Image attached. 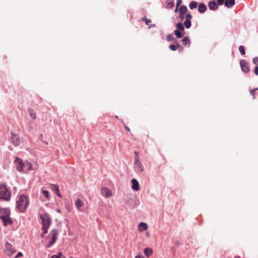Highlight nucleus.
I'll return each instance as SVG.
<instances>
[{
    "label": "nucleus",
    "instance_id": "obj_42",
    "mask_svg": "<svg viewBox=\"0 0 258 258\" xmlns=\"http://www.w3.org/2000/svg\"><path fill=\"white\" fill-rule=\"evenodd\" d=\"M134 153L136 155V157H139V153L138 151H135Z\"/></svg>",
    "mask_w": 258,
    "mask_h": 258
},
{
    "label": "nucleus",
    "instance_id": "obj_18",
    "mask_svg": "<svg viewBox=\"0 0 258 258\" xmlns=\"http://www.w3.org/2000/svg\"><path fill=\"white\" fill-rule=\"evenodd\" d=\"M235 4V0H226L225 5L228 7L230 8L233 6Z\"/></svg>",
    "mask_w": 258,
    "mask_h": 258
},
{
    "label": "nucleus",
    "instance_id": "obj_15",
    "mask_svg": "<svg viewBox=\"0 0 258 258\" xmlns=\"http://www.w3.org/2000/svg\"><path fill=\"white\" fill-rule=\"evenodd\" d=\"M207 10V7L204 4H200L198 7V11L200 13H204Z\"/></svg>",
    "mask_w": 258,
    "mask_h": 258
},
{
    "label": "nucleus",
    "instance_id": "obj_29",
    "mask_svg": "<svg viewBox=\"0 0 258 258\" xmlns=\"http://www.w3.org/2000/svg\"><path fill=\"white\" fill-rule=\"evenodd\" d=\"M174 40V37L172 34H168L167 36V40L168 41H171Z\"/></svg>",
    "mask_w": 258,
    "mask_h": 258
},
{
    "label": "nucleus",
    "instance_id": "obj_26",
    "mask_svg": "<svg viewBox=\"0 0 258 258\" xmlns=\"http://www.w3.org/2000/svg\"><path fill=\"white\" fill-rule=\"evenodd\" d=\"M239 50L242 55H244L245 53L244 47L243 45H240L239 47Z\"/></svg>",
    "mask_w": 258,
    "mask_h": 258
},
{
    "label": "nucleus",
    "instance_id": "obj_39",
    "mask_svg": "<svg viewBox=\"0 0 258 258\" xmlns=\"http://www.w3.org/2000/svg\"><path fill=\"white\" fill-rule=\"evenodd\" d=\"M254 91H255V90H251L250 91V94H251V95H252L253 96V98H254Z\"/></svg>",
    "mask_w": 258,
    "mask_h": 258
},
{
    "label": "nucleus",
    "instance_id": "obj_11",
    "mask_svg": "<svg viewBox=\"0 0 258 258\" xmlns=\"http://www.w3.org/2000/svg\"><path fill=\"white\" fill-rule=\"evenodd\" d=\"M135 162L136 167L138 168L140 172H142L144 170V167L141 162L139 160V157H136L135 158Z\"/></svg>",
    "mask_w": 258,
    "mask_h": 258
},
{
    "label": "nucleus",
    "instance_id": "obj_49",
    "mask_svg": "<svg viewBox=\"0 0 258 258\" xmlns=\"http://www.w3.org/2000/svg\"><path fill=\"white\" fill-rule=\"evenodd\" d=\"M57 212L58 213H60V210L57 209Z\"/></svg>",
    "mask_w": 258,
    "mask_h": 258
},
{
    "label": "nucleus",
    "instance_id": "obj_44",
    "mask_svg": "<svg viewBox=\"0 0 258 258\" xmlns=\"http://www.w3.org/2000/svg\"><path fill=\"white\" fill-rule=\"evenodd\" d=\"M44 235H45V234H43V232H42V234H41V237H43Z\"/></svg>",
    "mask_w": 258,
    "mask_h": 258
},
{
    "label": "nucleus",
    "instance_id": "obj_41",
    "mask_svg": "<svg viewBox=\"0 0 258 258\" xmlns=\"http://www.w3.org/2000/svg\"><path fill=\"white\" fill-rule=\"evenodd\" d=\"M23 255L22 253L21 252H19L17 253V257L22 256Z\"/></svg>",
    "mask_w": 258,
    "mask_h": 258
},
{
    "label": "nucleus",
    "instance_id": "obj_3",
    "mask_svg": "<svg viewBox=\"0 0 258 258\" xmlns=\"http://www.w3.org/2000/svg\"><path fill=\"white\" fill-rule=\"evenodd\" d=\"M29 205L28 199L27 196L22 195L17 201V210L20 212H24Z\"/></svg>",
    "mask_w": 258,
    "mask_h": 258
},
{
    "label": "nucleus",
    "instance_id": "obj_21",
    "mask_svg": "<svg viewBox=\"0 0 258 258\" xmlns=\"http://www.w3.org/2000/svg\"><path fill=\"white\" fill-rule=\"evenodd\" d=\"M166 7L167 8H172L174 5V1L173 0H167L166 1Z\"/></svg>",
    "mask_w": 258,
    "mask_h": 258
},
{
    "label": "nucleus",
    "instance_id": "obj_25",
    "mask_svg": "<svg viewBox=\"0 0 258 258\" xmlns=\"http://www.w3.org/2000/svg\"><path fill=\"white\" fill-rule=\"evenodd\" d=\"M182 42L184 45H189L190 44V40L186 37L182 39Z\"/></svg>",
    "mask_w": 258,
    "mask_h": 258
},
{
    "label": "nucleus",
    "instance_id": "obj_5",
    "mask_svg": "<svg viewBox=\"0 0 258 258\" xmlns=\"http://www.w3.org/2000/svg\"><path fill=\"white\" fill-rule=\"evenodd\" d=\"M175 27L177 29L174 31V34L177 38H180L185 34L184 25L179 22L176 24Z\"/></svg>",
    "mask_w": 258,
    "mask_h": 258
},
{
    "label": "nucleus",
    "instance_id": "obj_50",
    "mask_svg": "<svg viewBox=\"0 0 258 258\" xmlns=\"http://www.w3.org/2000/svg\"><path fill=\"white\" fill-rule=\"evenodd\" d=\"M63 258H66V257L64 256H63Z\"/></svg>",
    "mask_w": 258,
    "mask_h": 258
},
{
    "label": "nucleus",
    "instance_id": "obj_9",
    "mask_svg": "<svg viewBox=\"0 0 258 258\" xmlns=\"http://www.w3.org/2000/svg\"><path fill=\"white\" fill-rule=\"evenodd\" d=\"M240 64L241 70L245 73H248L250 71V68L248 63L244 59H242L240 61Z\"/></svg>",
    "mask_w": 258,
    "mask_h": 258
},
{
    "label": "nucleus",
    "instance_id": "obj_6",
    "mask_svg": "<svg viewBox=\"0 0 258 258\" xmlns=\"http://www.w3.org/2000/svg\"><path fill=\"white\" fill-rule=\"evenodd\" d=\"M58 234V231L57 230L53 229L51 230L49 235V236H50L51 239L47 245L46 246V247H50L55 242Z\"/></svg>",
    "mask_w": 258,
    "mask_h": 258
},
{
    "label": "nucleus",
    "instance_id": "obj_8",
    "mask_svg": "<svg viewBox=\"0 0 258 258\" xmlns=\"http://www.w3.org/2000/svg\"><path fill=\"white\" fill-rule=\"evenodd\" d=\"M5 251L8 255L11 256L15 252L16 250L15 247L12 244L7 242L6 243Z\"/></svg>",
    "mask_w": 258,
    "mask_h": 258
},
{
    "label": "nucleus",
    "instance_id": "obj_30",
    "mask_svg": "<svg viewBox=\"0 0 258 258\" xmlns=\"http://www.w3.org/2000/svg\"><path fill=\"white\" fill-rule=\"evenodd\" d=\"M49 227L42 226V230H43V234H46L48 232Z\"/></svg>",
    "mask_w": 258,
    "mask_h": 258
},
{
    "label": "nucleus",
    "instance_id": "obj_14",
    "mask_svg": "<svg viewBox=\"0 0 258 258\" xmlns=\"http://www.w3.org/2000/svg\"><path fill=\"white\" fill-rule=\"evenodd\" d=\"M75 205L78 210L81 211V208L83 207L84 205V202L80 199H77L75 202Z\"/></svg>",
    "mask_w": 258,
    "mask_h": 258
},
{
    "label": "nucleus",
    "instance_id": "obj_12",
    "mask_svg": "<svg viewBox=\"0 0 258 258\" xmlns=\"http://www.w3.org/2000/svg\"><path fill=\"white\" fill-rule=\"evenodd\" d=\"M132 188L136 191H138L140 188L138 181L136 179L134 178L132 179Z\"/></svg>",
    "mask_w": 258,
    "mask_h": 258
},
{
    "label": "nucleus",
    "instance_id": "obj_35",
    "mask_svg": "<svg viewBox=\"0 0 258 258\" xmlns=\"http://www.w3.org/2000/svg\"><path fill=\"white\" fill-rule=\"evenodd\" d=\"M254 72L256 75H258V66L255 67Z\"/></svg>",
    "mask_w": 258,
    "mask_h": 258
},
{
    "label": "nucleus",
    "instance_id": "obj_36",
    "mask_svg": "<svg viewBox=\"0 0 258 258\" xmlns=\"http://www.w3.org/2000/svg\"><path fill=\"white\" fill-rule=\"evenodd\" d=\"M55 188H56V192H57V196L60 197L61 195H60V194L59 192L58 187L57 186H56Z\"/></svg>",
    "mask_w": 258,
    "mask_h": 258
},
{
    "label": "nucleus",
    "instance_id": "obj_38",
    "mask_svg": "<svg viewBox=\"0 0 258 258\" xmlns=\"http://www.w3.org/2000/svg\"><path fill=\"white\" fill-rule=\"evenodd\" d=\"M145 23L146 25H148L151 23V20L147 19L146 20Z\"/></svg>",
    "mask_w": 258,
    "mask_h": 258
},
{
    "label": "nucleus",
    "instance_id": "obj_19",
    "mask_svg": "<svg viewBox=\"0 0 258 258\" xmlns=\"http://www.w3.org/2000/svg\"><path fill=\"white\" fill-rule=\"evenodd\" d=\"M179 11V14L181 15H183V14L186 13V12L187 11V9L185 6H182L180 7Z\"/></svg>",
    "mask_w": 258,
    "mask_h": 258
},
{
    "label": "nucleus",
    "instance_id": "obj_2",
    "mask_svg": "<svg viewBox=\"0 0 258 258\" xmlns=\"http://www.w3.org/2000/svg\"><path fill=\"white\" fill-rule=\"evenodd\" d=\"M10 212L9 209L0 208V219L2 220L5 226L13 223V221L10 218Z\"/></svg>",
    "mask_w": 258,
    "mask_h": 258
},
{
    "label": "nucleus",
    "instance_id": "obj_34",
    "mask_svg": "<svg viewBox=\"0 0 258 258\" xmlns=\"http://www.w3.org/2000/svg\"><path fill=\"white\" fill-rule=\"evenodd\" d=\"M217 3L219 5H222L224 3V0H217Z\"/></svg>",
    "mask_w": 258,
    "mask_h": 258
},
{
    "label": "nucleus",
    "instance_id": "obj_32",
    "mask_svg": "<svg viewBox=\"0 0 258 258\" xmlns=\"http://www.w3.org/2000/svg\"><path fill=\"white\" fill-rule=\"evenodd\" d=\"M185 19L190 20L192 18V15L190 14H187L185 17Z\"/></svg>",
    "mask_w": 258,
    "mask_h": 258
},
{
    "label": "nucleus",
    "instance_id": "obj_33",
    "mask_svg": "<svg viewBox=\"0 0 258 258\" xmlns=\"http://www.w3.org/2000/svg\"><path fill=\"white\" fill-rule=\"evenodd\" d=\"M182 3V0H177V2H176V7H177V8H178V7L181 5V4Z\"/></svg>",
    "mask_w": 258,
    "mask_h": 258
},
{
    "label": "nucleus",
    "instance_id": "obj_17",
    "mask_svg": "<svg viewBox=\"0 0 258 258\" xmlns=\"http://www.w3.org/2000/svg\"><path fill=\"white\" fill-rule=\"evenodd\" d=\"M153 250L150 248L146 247L144 249V253L147 257H149L152 254Z\"/></svg>",
    "mask_w": 258,
    "mask_h": 258
},
{
    "label": "nucleus",
    "instance_id": "obj_23",
    "mask_svg": "<svg viewBox=\"0 0 258 258\" xmlns=\"http://www.w3.org/2000/svg\"><path fill=\"white\" fill-rule=\"evenodd\" d=\"M198 6V2L195 1H192L189 3V7L190 9L192 10L196 8Z\"/></svg>",
    "mask_w": 258,
    "mask_h": 258
},
{
    "label": "nucleus",
    "instance_id": "obj_31",
    "mask_svg": "<svg viewBox=\"0 0 258 258\" xmlns=\"http://www.w3.org/2000/svg\"><path fill=\"white\" fill-rule=\"evenodd\" d=\"M253 63L255 64V65H258V57H255L253 58L252 60Z\"/></svg>",
    "mask_w": 258,
    "mask_h": 258
},
{
    "label": "nucleus",
    "instance_id": "obj_7",
    "mask_svg": "<svg viewBox=\"0 0 258 258\" xmlns=\"http://www.w3.org/2000/svg\"><path fill=\"white\" fill-rule=\"evenodd\" d=\"M42 220V226L49 227L51 222V220L47 213H44L40 215Z\"/></svg>",
    "mask_w": 258,
    "mask_h": 258
},
{
    "label": "nucleus",
    "instance_id": "obj_20",
    "mask_svg": "<svg viewBox=\"0 0 258 258\" xmlns=\"http://www.w3.org/2000/svg\"><path fill=\"white\" fill-rule=\"evenodd\" d=\"M180 47V46L178 43H176V44H170L169 46V49L173 51L176 50L178 48Z\"/></svg>",
    "mask_w": 258,
    "mask_h": 258
},
{
    "label": "nucleus",
    "instance_id": "obj_43",
    "mask_svg": "<svg viewBox=\"0 0 258 258\" xmlns=\"http://www.w3.org/2000/svg\"><path fill=\"white\" fill-rule=\"evenodd\" d=\"M146 20H147L146 17H144L142 18V21L146 22Z\"/></svg>",
    "mask_w": 258,
    "mask_h": 258
},
{
    "label": "nucleus",
    "instance_id": "obj_45",
    "mask_svg": "<svg viewBox=\"0 0 258 258\" xmlns=\"http://www.w3.org/2000/svg\"><path fill=\"white\" fill-rule=\"evenodd\" d=\"M177 11H178V8H177V7L176 6V9H175L174 12H177Z\"/></svg>",
    "mask_w": 258,
    "mask_h": 258
},
{
    "label": "nucleus",
    "instance_id": "obj_46",
    "mask_svg": "<svg viewBox=\"0 0 258 258\" xmlns=\"http://www.w3.org/2000/svg\"><path fill=\"white\" fill-rule=\"evenodd\" d=\"M179 17H180V18H181V19H183V15H179Z\"/></svg>",
    "mask_w": 258,
    "mask_h": 258
},
{
    "label": "nucleus",
    "instance_id": "obj_48",
    "mask_svg": "<svg viewBox=\"0 0 258 258\" xmlns=\"http://www.w3.org/2000/svg\"><path fill=\"white\" fill-rule=\"evenodd\" d=\"M14 163H16V157H15V160L14 161Z\"/></svg>",
    "mask_w": 258,
    "mask_h": 258
},
{
    "label": "nucleus",
    "instance_id": "obj_37",
    "mask_svg": "<svg viewBox=\"0 0 258 258\" xmlns=\"http://www.w3.org/2000/svg\"><path fill=\"white\" fill-rule=\"evenodd\" d=\"M15 135L14 134H12V140L13 141V143L15 145Z\"/></svg>",
    "mask_w": 258,
    "mask_h": 258
},
{
    "label": "nucleus",
    "instance_id": "obj_40",
    "mask_svg": "<svg viewBox=\"0 0 258 258\" xmlns=\"http://www.w3.org/2000/svg\"><path fill=\"white\" fill-rule=\"evenodd\" d=\"M124 127L127 132H130L131 130L128 126H127L126 125H125Z\"/></svg>",
    "mask_w": 258,
    "mask_h": 258
},
{
    "label": "nucleus",
    "instance_id": "obj_10",
    "mask_svg": "<svg viewBox=\"0 0 258 258\" xmlns=\"http://www.w3.org/2000/svg\"><path fill=\"white\" fill-rule=\"evenodd\" d=\"M101 195L106 198H108L112 196L111 191L106 187L101 188Z\"/></svg>",
    "mask_w": 258,
    "mask_h": 258
},
{
    "label": "nucleus",
    "instance_id": "obj_28",
    "mask_svg": "<svg viewBox=\"0 0 258 258\" xmlns=\"http://www.w3.org/2000/svg\"><path fill=\"white\" fill-rule=\"evenodd\" d=\"M62 256L61 252H59L58 254H54L51 256V258H61Z\"/></svg>",
    "mask_w": 258,
    "mask_h": 258
},
{
    "label": "nucleus",
    "instance_id": "obj_47",
    "mask_svg": "<svg viewBox=\"0 0 258 258\" xmlns=\"http://www.w3.org/2000/svg\"><path fill=\"white\" fill-rule=\"evenodd\" d=\"M234 258H240V257L239 256L237 255V256H235L234 257Z\"/></svg>",
    "mask_w": 258,
    "mask_h": 258
},
{
    "label": "nucleus",
    "instance_id": "obj_24",
    "mask_svg": "<svg viewBox=\"0 0 258 258\" xmlns=\"http://www.w3.org/2000/svg\"><path fill=\"white\" fill-rule=\"evenodd\" d=\"M183 25L186 28H189L191 25V21L189 20L185 19V21L184 22Z\"/></svg>",
    "mask_w": 258,
    "mask_h": 258
},
{
    "label": "nucleus",
    "instance_id": "obj_1",
    "mask_svg": "<svg viewBox=\"0 0 258 258\" xmlns=\"http://www.w3.org/2000/svg\"><path fill=\"white\" fill-rule=\"evenodd\" d=\"M32 165L31 163L28 161H23L22 159L17 157V171L19 172L27 173L32 169Z\"/></svg>",
    "mask_w": 258,
    "mask_h": 258
},
{
    "label": "nucleus",
    "instance_id": "obj_22",
    "mask_svg": "<svg viewBox=\"0 0 258 258\" xmlns=\"http://www.w3.org/2000/svg\"><path fill=\"white\" fill-rule=\"evenodd\" d=\"M28 112L31 118L33 119H35L36 117V113L35 111L32 109H29L28 110Z\"/></svg>",
    "mask_w": 258,
    "mask_h": 258
},
{
    "label": "nucleus",
    "instance_id": "obj_16",
    "mask_svg": "<svg viewBox=\"0 0 258 258\" xmlns=\"http://www.w3.org/2000/svg\"><path fill=\"white\" fill-rule=\"evenodd\" d=\"M139 229L140 231H142L144 230H146L148 228V226L146 223L144 222H141L139 226Z\"/></svg>",
    "mask_w": 258,
    "mask_h": 258
},
{
    "label": "nucleus",
    "instance_id": "obj_13",
    "mask_svg": "<svg viewBox=\"0 0 258 258\" xmlns=\"http://www.w3.org/2000/svg\"><path fill=\"white\" fill-rule=\"evenodd\" d=\"M208 6L211 10H216L218 8L215 1H210L208 4Z\"/></svg>",
    "mask_w": 258,
    "mask_h": 258
},
{
    "label": "nucleus",
    "instance_id": "obj_27",
    "mask_svg": "<svg viewBox=\"0 0 258 258\" xmlns=\"http://www.w3.org/2000/svg\"><path fill=\"white\" fill-rule=\"evenodd\" d=\"M43 196L47 199L49 198V191L46 190H44L42 191Z\"/></svg>",
    "mask_w": 258,
    "mask_h": 258
},
{
    "label": "nucleus",
    "instance_id": "obj_4",
    "mask_svg": "<svg viewBox=\"0 0 258 258\" xmlns=\"http://www.w3.org/2000/svg\"><path fill=\"white\" fill-rule=\"evenodd\" d=\"M11 199V193L5 184H0V200L9 201Z\"/></svg>",
    "mask_w": 258,
    "mask_h": 258
}]
</instances>
